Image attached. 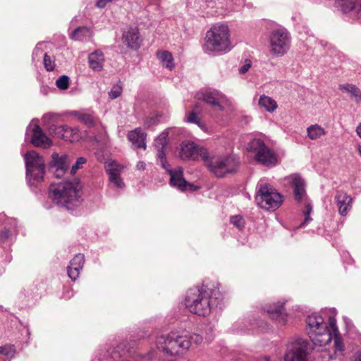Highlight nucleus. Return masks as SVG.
Returning <instances> with one entry per match:
<instances>
[{
	"instance_id": "19",
	"label": "nucleus",
	"mask_w": 361,
	"mask_h": 361,
	"mask_svg": "<svg viewBox=\"0 0 361 361\" xmlns=\"http://www.w3.org/2000/svg\"><path fill=\"white\" fill-rule=\"evenodd\" d=\"M293 189L294 197L298 201L302 200L305 195V183L304 179L298 174H292L286 178Z\"/></svg>"
},
{
	"instance_id": "34",
	"label": "nucleus",
	"mask_w": 361,
	"mask_h": 361,
	"mask_svg": "<svg viewBox=\"0 0 361 361\" xmlns=\"http://www.w3.org/2000/svg\"><path fill=\"white\" fill-rule=\"evenodd\" d=\"M16 354V348L13 345L7 344L0 346V355H3L7 359L11 360Z\"/></svg>"
},
{
	"instance_id": "44",
	"label": "nucleus",
	"mask_w": 361,
	"mask_h": 361,
	"mask_svg": "<svg viewBox=\"0 0 361 361\" xmlns=\"http://www.w3.org/2000/svg\"><path fill=\"white\" fill-rule=\"evenodd\" d=\"M54 66L51 64V61L47 56V71H51L54 70Z\"/></svg>"
},
{
	"instance_id": "51",
	"label": "nucleus",
	"mask_w": 361,
	"mask_h": 361,
	"mask_svg": "<svg viewBox=\"0 0 361 361\" xmlns=\"http://www.w3.org/2000/svg\"><path fill=\"white\" fill-rule=\"evenodd\" d=\"M46 141H47V148L48 147H49V146H51V145L52 142H51V140L49 137H47Z\"/></svg>"
},
{
	"instance_id": "42",
	"label": "nucleus",
	"mask_w": 361,
	"mask_h": 361,
	"mask_svg": "<svg viewBox=\"0 0 361 361\" xmlns=\"http://www.w3.org/2000/svg\"><path fill=\"white\" fill-rule=\"evenodd\" d=\"M57 118H59V116L57 114H53V113H48V114H47V120L55 121Z\"/></svg>"
},
{
	"instance_id": "4",
	"label": "nucleus",
	"mask_w": 361,
	"mask_h": 361,
	"mask_svg": "<svg viewBox=\"0 0 361 361\" xmlns=\"http://www.w3.org/2000/svg\"><path fill=\"white\" fill-rule=\"evenodd\" d=\"M169 132L165 130L162 132L154 140V147L157 150V162L160 166L166 170L170 175V183L172 186L177 187L179 190H195L196 188L191 183H188L183 178V171L181 168L171 169L166 160L164 149L167 145V137Z\"/></svg>"
},
{
	"instance_id": "12",
	"label": "nucleus",
	"mask_w": 361,
	"mask_h": 361,
	"mask_svg": "<svg viewBox=\"0 0 361 361\" xmlns=\"http://www.w3.org/2000/svg\"><path fill=\"white\" fill-rule=\"evenodd\" d=\"M310 348V343L307 340L297 338L287 345L284 361H308Z\"/></svg>"
},
{
	"instance_id": "11",
	"label": "nucleus",
	"mask_w": 361,
	"mask_h": 361,
	"mask_svg": "<svg viewBox=\"0 0 361 361\" xmlns=\"http://www.w3.org/2000/svg\"><path fill=\"white\" fill-rule=\"evenodd\" d=\"M270 51L272 54L281 56L289 49L290 37L288 32L284 29L274 30L269 37Z\"/></svg>"
},
{
	"instance_id": "26",
	"label": "nucleus",
	"mask_w": 361,
	"mask_h": 361,
	"mask_svg": "<svg viewBox=\"0 0 361 361\" xmlns=\"http://www.w3.org/2000/svg\"><path fill=\"white\" fill-rule=\"evenodd\" d=\"M338 89L343 92L349 94L350 97L355 100L356 103L361 102V91L353 84H341L338 85Z\"/></svg>"
},
{
	"instance_id": "36",
	"label": "nucleus",
	"mask_w": 361,
	"mask_h": 361,
	"mask_svg": "<svg viewBox=\"0 0 361 361\" xmlns=\"http://www.w3.org/2000/svg\"><path fill=\"white\" fill-rule=\"evenodd\" d=\"M56 85L59 90H67L69 87V78L67 75H61L56 80Z\"/></svg>"
},
{
	"instance_id": "40",
	"label": "nucleus",
	"mask_w": 361,
	"mask_h": 361,
	"mask_svg": "<svg viewBox=\"0 0 361 361\" xmlns=\"http://www.w3.org/2000/svg\"><path fill=\"white\" fill-rule=\"evenodd\" d=\"M251 67V63L250 62H247L245 63L243 66H242L239 70L240 73H245L246 72H247V71L249 70V68Z\"/></svg>"
},
{
	"instance_id": "2",
	"label": "nucleus",
	"mask_w": 361,
	"mask_h": 361,
	"mask_svg": "<svg viewBox=\"0 0 361 361\" xmlns=\"http://www.w3.org/2000/svg\"><path fill=\"white\" fill-rule=\"evenodd\" d=\"M82 185L78 180L52 183L49 186V197L56 204L73 210L81 205Z\"/></svg>"
},
{
	"instance_id": "22",
	"label": "nucleus",
	"mask_w": 361,
	"mask_h": 361,
	"mask_svg": "<svg viewBox=\"0 0 361 361\" xmlns=\"http://www.w3.org/2000/svg\"><path fill=\"white\" fill-rule=\"evenodd\" d=\"M335 201L340 214L345 216L351 208L352 198L346 192L341 190L336 192Z\"/></svg>"
},
{
	"instance_id": "43",
	"label": "nucleus",
	"mask_w": 361,
	"mask_h": 361,
	"mask_svg": "<svg viewBox=\"0 0 361 361\" xmlns=\"http://www.w3.org/2000/svg\"><path fill=\"white\" fill-rule=\"evenodd\" d=\"M10 235V231L8 229H4L1 232L0 236L2 239L7 238Z\"/></svg>"
},
{
	"instance_id": "23",
	"label": "nucleus",
	"mask_w": 361,
	"mask_h": 361,
	"mask_svg": "<svg viewBox=\"0 0 361 361\" xmlns=\"http://www.w3.org/2000/svg\"><path fill=\"white\" fill-rule=\"evenodd\" d=\"M270 316L272 319H275L279 322V323L281 324H285L286 322L287 315L285 312L283 305H270L264 309Z\"/></svg>"
},
{
	"instance_id": "15",
	"label": "nucleus",
	"mask_w": 361,
	"mask_h": 361,
	"mask_svg": "<svg viewBox=\"0 0 361 361\" xmlns=\"http://www.w3.org/2000/svg\"><path fill=\"white\" fill-rule=\"evenodd\" d=\"M70 161L66 154H61L54 152L51 154V159L49 163L48 169L49 173L56 178H61L67 172Z\"/></svg>"
},
{
	"instance_id": "45",
	"label": "nucleus",
	"mask_w": 361,
	"mask_h": 361,
	"mask_svg": "<svg viewBox=\"0 0 361 361\" xmlns=\"http://www.w3.org/2000/svg\"><path fill=\"white\" fill-rule=\"evenodd\" d=\"M137 169L139 170H144L145 169V163L144 161H139L137 164Z\"/></svg>"
},
{
	"instance_id": "39",
	"label": "nucleus",
	"mask_w": 361,
	"mask_h": 361,
	"mask_svg": "<svg viewBox=\"0 0 361 361\" xmlns=\"http://www.w3.org/2000/svg\"><path fill=\"white\" fill-rule=\"evenodd\" d=\"M122 92L121 87L119 85H115L112 87V89L109 92V96L111 99H116L118 98Z\"/></svg>"
},
{
	"instance_id": "47",
	"label": "nucleus",
	"mask_w": 361,
	"mask_h": 361,
	"mask_svg": "<svg viewBox=\"0 0 361 361\" xmlns=\"http://www.w3.org/2000/svg\"><path fill=\"white\" fill-rule=\"evenodd\" d=\"M310 211V209H308V211H307V213H309ZM311 220L310 216H309V214H305V220L303 221V223H302L301 226L306 224V222H307L308 221Z\"/></svg>"
},
{
	"instance_id": "33",
	"label": "nucleus",
	"mask_w": 361,
	"mask_h": 361,
	"mask_svg": "<svg viewBox=\"0 0 361 361\" xmlns=\"http://www.w3.org/2000/svg\"><path fill=\"white\" fill-rule=\"evenodd\" d=\"M74 115L77 116L80 121L82 122L89 127L92 126L94 124V119L90 114L75 111L74 112Z\"/></svg>"
},
{
	"instance_id": "28",
	"label": "nucleus",
	"mask_w": 361,
	"mask_h": 361,
	"mask_svg": "<svg viewBox=\"0 0 361 361\" xmlns=\"http://www.w3.org/2000/svg\"><path fill=\"white\" fill-rule=\"evenodd\" d=\"M258 104L269 112H273L278 107L277 103L274 99L264 94L260 96Z\"/></svg>"
},
{
	"instance_id": "7",
	"label": "nucleus",
	"mask_w": 361,
	"mask_h": 361,
	"mask_svg": "<svg viewBox=\"0 0 361 361\" xmlns=\"http://www.w3.org/2000/svg\"><path fill=\"white\" fill-rule=\"evenodd\" d=\"M203 49L207 53L229 51L231 42L228 26L223 24L216 25L208 30Z\"/></svg>"
},
{
	"instance_id": "46",
	"label": "nucleus",
	"mask_w": 361,
	"mask_h": 361,
	"mask_svg": "<svg viewBox=\"0 0 361 361\" xmlns=\"http://www.w3.org/2000/svg\"><path fill=\"white\" fill-rule=\"evenodd\" d=\"M192 110H195V111H197V113H200L201 111L200 104L199 103H196L194 105Z\"/></svg>"
},
{
	"instance_id": "48",
	"label": "nucleus",
	"mask_w": 361,
	"mask_h": 361,
	"mask_svg": "<svg viewBox=\"0 0 361 361\" xmlns=\"http://www.w3.org/2000/svg\"><path fill=\"white\" fill-rule=\"evenodd\" d=\"M357 134L361 137V123H360L356 128Z\"/></svg>"
},
{
	"instance_id": "38",
	"label": "nucleus",
	"mask_w": 361,
	"mask_h": 361,
	"mask_svg": "<svg viewBox=\"0 0 361 361\" xmlns=\"http://www.w3.org/2000/svg\"><path fill=\"white\" fill-rule=\"evenodd\" d=\"M87 161V159L84 157H79L76 162L73 165L71 169V174L74 175L76 171L82 167V165L85 164Z\"/></svg>"
},
{
	"instance_id": "53",
	"label": "nucleus",
	"mask_w": 361,
	"mask_h": 361,
	"mask_svg": "<svg viewBox=\"0 0 361 361\" xmlns=\"http://www.w3.org/2000/svg\"><path fill=\"white\" fill-rule=\"evenodd\" d=\"M329 359H330V360H333V359H334V357H333L332 355H330V356H329Z\"/></svg>"
},
{
	"instance_id": "10",
	"label": "nucleus",
	"mask_w": 361,
	"mask_h": 361,
	"mask_svg": "<svg viewBox=\"0 0 361 361\" xmlns=\"http://www.w3.org/2000/svg\"><path fill=\"white\" fill-rule=\"evenodd\" d=\"M247 150L255 154V160L267 166H272L276 164V154L265 145L260 139H253L247 145Z\"/></svg>"
},
{
	"instance_id": "49",
	"label": "nucleus",
	"mask_w": 361,
	"mask_h": 361,
	"mask_svg": "<svg viewBox=\"0 0 361 361\" xmlns=\"http://www.w3.org/2000/svg\"><path fill=\"white\" fill-rule=\"evenodd\" d=\"M353 361H361V352L355 356Z\"/></svg>"
},
{
	"instance_id": "29",
	"label": "nucleus",
	"mask_w": 361,
	"mask_h": 361,
	"mask_svg": "<svg viewBox=\"0 0 361 361\" xmlns=\"http://www.w3.org/2000/svg\"><path fill=\"white\" fill-rule=\"evenodd\" d=\"M307 137L312 140L320 138L326 134L325 130L318 124L309 126L307 129Z\"/></svg>"
},
{
	"instance_id": "54",
	"label": "nucleus",
	"mask_w": 361,
	"mask_h": 361,
	"mask_svg": "<svg viewBox=\"0 0 361 361\" xmlns=\"http://www.w3.org/2000/svg\"><path fill=\"white\" fill-rule=\"evenodd\" d=\"M213 0H205L206 2L212 1Z\"/></svg>"
},
{
	"instance_id": "5",
	"label": "nucleus",
	"mask_w": 361,
	"mask_h": 361,
	"mask_svg": "<svg viewBox=\"0 0 361 361\" xmlns=\"http://www.w3.org/2000/svg\"><path fill=\"white\" fill-rule=\"evenodd\" d=\"M202 338L199 334L161 336L157 338V348L162 352L175 355L179 353L180 350H187L192 343L196 345L201 343Z\"/></svg>"
},
{
	"instance_id": "52",
	"label": "nucleus",
	"mask_w": 361,
	"mask_h": 361,
	"mask_svg": "<svg viewBox=\"0 0 361 361\" xmlns=\"http://www.w3.org/2000/svg\"><path fill=\"white\" fill-rule=\"evenodd\" d=\"M358 150H359V152H360V154L361 155V147H359Z\"/></svg>"
},
{
	"instance_id": "37",
	"label": "nucleus",
	"mask_w": 361,
	"mask_h": 361,
	"mask_svg": "<svg viewBox=\"0 0 361 361\" xmlns=\"http://www.w3.org/2000/svg\"><path fill=\"white\" fill-rule=\"evenodd\" d=\"M230 221L239 229H242L245 226V221L241 216H233L231 217Z\"/></svg>"
},
{
	"instance_id": "24",
	"label": "nucleus",
	"mask_w": 361,
	"mask_h": 361,
	"mask_svg": "<svg viewBox=\"0 0 361 361\" xmlns=\"http://www.w3.org/2000/svg\"><path fill=\"white\" fill-rule=\"evenodd\" d=\"M123 39L127 46L137 49L140 46L139 32L136 27H131L123 34Z\"/></svg>"
},
{
	"instance_id": "31",
	"label": "nucleus",
	"mask_w": 361,
	"mask_h": 361,
	"mask_svg": "<svg viewBox=\"0 0 361 361\" xmlns=\"http://www.w3.org/2000/svg\"><path fill=\"white\" fill-rule=\"evenodd\" d=\"M357 0H335L336 6L343 13H348L355 8Z\"/></svg>"
},
{
	"instance_id": "25",
	"label": "nucleus",
	"mask_w": 361,
	"mask_h": 361,
	"mask_svg": "<svg viewBox=\"0 0 361 361\" xmlns=\"http://www.w3.org/2000/svg\"><path fill=\"white\" fill-rule=\"evenodd\" d=\"M145 137V133L139 129H135L128 135V140L135 148H146Z\"/></svg>"
},
{
	"instance_id": "21",
	"label": "nucleus",
	"mask_w": 361,
	"mask_h": 361,
	"mask_svg": "<svg viewBox=\"0 0 361 361\" xmlns=\"http://www.w3.org/2000/svg\"><path fill=\"white\" fill-rule=\"evenodd\" d=\"M88 65L90 69L95 72L103 71L105 63V56L104 53L99 50H95L90 53L87 57Z\"/></svg>"
},
{
	"instance_id": "20",
	"label": "nucleus",
	"mask_w": 361,
	"mask_h": 361,
	"mask_svg": "<svg viewBox=\"0 0 361 361\" xmlns=\"http://www.w3.org/2000/svg\"><path fill=\"white\" fill-rule=\"evenodd\" d=\"M84 262L85 256L82 254H78L71 259L68 267V276L71 280L75 281L79 277Z\"/></svg>"
},
{
	"instance_id": "6",
	"label": "nucleus",
	"mask_w": 361,
	"mask_h": 361,
	"mask_svg": "<svg viewBox=\"0 0 361 361\" xmlns=\"http://www.w3.org/2000/svg\"><path fill=\"white\" fill-rule=\"evenodd\" d=\"M26 175L28 183L35 192L42 191L44 188V159L37 152H27L24 156Z\"/></svg>"
},
{
	"instance_id": "30",
	"label": "nucleus",
	"mask_w": 361,
	"mask_h": 361,
	"mask_svg": "<svg viewBox=\"0 0 361 361\" xmlns=\"http://www.w3.org/2000/svg\"><path fill=\"white\" fill-rule=\"evenodd\" d=\"M157 56L164 67L169 70H172L173 68V59L170 52L168 51H159L157 52Z\"/></svg>"
},
{
	"instance_id": "3",
	"label": "nucleus",
	"mask_w": 361,
	"mask_h": 361,
	"mask_svg": "<svg viewBox=\"0 0 361 361\" xmlns=\"http://www.w3.org/2000/svg\"><path fill=\"white\" fill-rule=\"evenodd\" d=\"M219 290H210L208 293L203 288H193L188 290L185 305L191 313L199 316L208 315L216 300L220 297Z\"/></svg>"
},
{
	"instance_id": "16",
	"label": "nucleus",
	"mask_w": 361,
	"mask_h": 361,
	"mask_svg": "<svg viewBox=\"0 0 361 361\" xmlns=\"http://www.w3.org/2000/svg\"><path fill=\"white\" fill-rule=\"evenodd\" d=\"M25 140L30 142L35 147H41L45 142V135L38 124V121L33 119L27 128Z\"/></svg>"
},
{
	"instance_id": "32",
	"label": "nucleus",
	"mask_w": 361,
	"mask_h": 361,
	"mask_svg": "<svg viewBox=\"0 0 361 361\" xmlns=\"http://www.w3.org/2000/svg\"><path fill=\"white\" fill-rule=\"evenodd\" d=\"M195 110H192L189 111L185 115V120L188 123H192L197 125L202 130H206L207 127L204 122L201 121V119L198 117L197 114Z\"/></svg>"
},
{
	"instance_id": "13",
	"label": "nucleus",
	"mask_w": 361,
	"mask_h": 361,
	"mask_svg": "<svg viewBox=\"0 0 361 361\" xmlns=\"http://www.w3.org/2000/svg\"><path fill=\"white\" fill-rule=\"evenodd\" d=\"M195 97L210 105L214 111H222L224 105L228 102L226 97L219 91L213 89L205 90L197 92Z\"/></svg>"
},
{
	"instance_id": "14",
	"label": "nucleus",
	"mask_w": 361,
	"mask_h": 361,
	"mask_svg": "<svg viewBox=\"0 0 361 361\" xmlns=\"http://www.w3.org/2000/svg\"><path fill=\"white\" fill-rule=\"evenodd\" d=\"M178 156L183 160H196L201 157L207 161L208 156L204 148L192 141L185 140L182 142L178 149Z\"/></svg>"
},
{
	"instance_id": "35",
	"label": "nucleus",
	"mask_w": 361,
	"mask_h": 361,
	"mask_svg": "<svg viewBox=\"0 0 361 361\" xmlns=\"http://www.w3.org/2000/svg\"><path fill=\"white\" fill-rule=\"evenodd\" d=\"M42 59L43 63L45 66V52H44V43L39 42L37 44L32 54V59Z\"/></svg>"
},
{
	"instance_id": "50",
	"label": "nucleus",
	"mask_w": 361,
	"mask_h": 361,
	"mask_svg": "<svg viewBox=\"0 0 361 361\" xmlns=\"http://www.w3.org/2000/svg\"><path fill=\"white\" fill-rule=\"evenodd\" d=\"M357 16H359V18H361V1L359 4V7L357 9Z\"/></svg>"
},
{
	"instance_id": "41",
	"label": "nucleus",
	"mask_w": 361,
	"mask_h": 361,
	"mask_svg": "<svg viewBox=\"0 0 361 361\" xmlns=\"http://www.w3.org/2000/svg\"><path fill=\"white\" fill-rule=\"evenodd\" d=\"M111 1L112 0H98L96 5L98 8H104L107 3Z\"/></svg>"
},
{
	"instance_id": "17",
	"label": "nucleus",
	"mask_w": 361,
	"mask_h": 361,
	"mask_svg": "<svg viewBox=\"0 0 361 361\" xmlns=\"http://www.w3.org/2000/svg\"><path fill=\"white\" fill-rule=\"evenodd\" d=\"M48 132L50 135L68 140L71 142L75 141L78 137V129L77 128H71L68 126H57L51 125L48 128Z\"/></svg>"
},
{
	"instance_id": "1",
	"label": "nucleus",
	"mask_w": 361,
	"mask_h": 361,
	"mask_svg": "<svg viewBox=\"0 0 361 361\" xmlns=\"http://www.w3.org/2000/svg\"><path fill=\"white\" fill-rule=\"evenodd\" d=\"M307 324L309 327L308 334L314 346H326L332 339V333L334 335V347L336 352L343 350V343L338 336V329L336 326V319L330 317L329 322L330 328H328L324 322L322 317L317 314H313L307 318Z\"/></svg>"
},
{
	"instance_id": "18",
	"label": "nucleus",
	"mask_w": 361,
	"mask_h": 361,
	"mask_svg": "<svg viewBox=\"0 0 361 361\" xmlns=\"http://www.w3.org/2000/svg\"><path fill=\"white\" fill-rule=\"evenodd\" d=\"M123 169L121 165L114 161L105 162V169L109 174V180L119 188L124 187V183L120 176Z\"/></svg>"
},
{
	"instance_id": "8",
	"label": "nucleus",
	"mask_w": 361,
	"mask_h": 361,
	"mask_svg": "<svg viewBox=\"0 0 361 361\" xmlns=\"http://www.w3.org/2000/svg\"><path fill=\"white\" fill-rule=\"evenodd\" d=\"M255 201L265 210H274L279 208L283 202L281 194L268 184H260L257 186Z\"/></svg>"
},
{
	"instance_id": "9",
	"label": "nucleus",
	"mask_w": 361,
	"mask_h": 361,
	"mask_svg": "<svg viewBox=\"0 0 361 361\" xmlns=\"http://www.w3.org/2000/svg\"><path fill=\"white\" fill-rule=\"evenodd\" d=\"M239 164L235 157L225 156L212 159L208 163V167L216 177L222 178L227 174L235 173Z\"/></svg>"
},
{
	"instance_id": "27",
	"label": "nucleus",
	"mask_w": 361,
	"mask_h": 361,
	"mask_svg": "<svg viewBox=\"0 0 361 361\" xmlns=\"http://www.w3.org/2000/svg\"><path fill=\"white\" fill-rule=\"evenodd\" d=\"M92 37V32L88 27H78L71 35V39L78 41H86Z\"/></svg>"
}]
</instances>
